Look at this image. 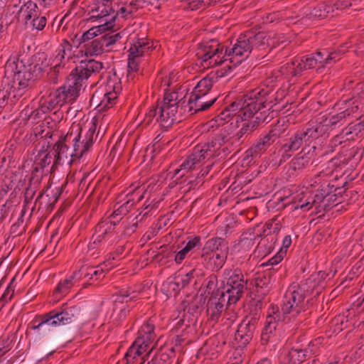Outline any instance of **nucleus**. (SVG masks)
<instances>
[{
	"instance_id": "1",
	"label": "nucleus",
	"mask_w": 364,
	"mask_h": 364,
	"mask_svg": "<svg viewBox=\"0 0 364 364\" xmlns=\"http://www.w3.org/2000/svg\"><path fill=\"white\" fill-rule=\"evenodd\" d=\"M43 71L38 63L24 60H9L5 65L4 86L0 90V114L12 112L15 105L25 94L32 80Z\"/></svg>"
},
{
	"instance_id": "2",
	"label": "nucleus",
	"mask_w": 364,
	"mask_h": 364,
	"mask_svg": "<svg viewBox=\"0 0 364 364\" xmlns=\"http://www.w3.org/2000/svg\"><path fill=\"white\" fill-rule=\"evenodd\" d=\"M252 52L246 34L241 35L232 48L221 45L217 40L202 42L196 50L197 63L203 69L213 68L229 60L234 66L240 64Z\"/></svg>"
},
{
	"instance_id": "3",
	"label": "nucleus",
	"mask_w": 364,
	"mask_h": 364,
	"mask_svg": "<svg viewBox=\"0 0 364 364\" xmlns=\"http://www.w3.org/2000/svg\"><path fill=\"white\" fill-rule=\"evenodd\" d=\"M315 287V282L311 278L301 282L300 284H292L287 290L281 311L289 319L296 318L301 314L307 311L313 305L311 296Z\"/></svg>"
},
{
	"instance_id": "4",
	"label": "nucleus",
	"mask_w": 364,
	"mask_h": 364,
	"mask_svg": "<svg viewBox=\"0 0 364 364\" xmlns=\"http://www.w3.org/2000/svg\"><path fill=\"white\" fill-rule=\"evenodd\" d=\"M183 92H171L166 93L163 100L156 105L157 117L156 122L165 129H168L175 122H180L183 114L186 112V102Z\"/></svg>"
},
{
	"instance_id": "5",
	"label": "nucleus",
	"mask_w": 364,
	"mask_h": 364,
	"mask_svg": "<svg viewBox=\"0 0 364 364\" xmlns=\"http://www.w3.org/2000/svg\"><path fill=\"white\" fill-rule=\"evenodd\" d=\"M215 157L205 143L196 146L193 151L187 156L178 168L174 170L173 182L182 183L186 181L187 174L192 170L200 167L206 161Z\"/></svg>"
},
{
	"instance_id": "6",
	"label": "nucleus",
	"mask_w": 364,
	"mask_h": 364,
	"mask_svg": "<svg viewBox=\"0 0 364 364\" xmlns=\"http://www.w3.org/2000/svg\"><path fill=\"white\" fill-rule=\"evenodd\" d=\"M97 126L90 122L82 127L80 124H73L69 129L70 138L73 139L72 146L74 151V160H79L92 146Z\"/></svg>"
},
{
	"instance_id": "7",
	"label": "nucleus",
	"mask_w": 364,
	"mask_h": 364,
	"mask_svg": "<svg viewBox=\"0 0 364 364\" xmlns=\"http://www.w3.org/2000/svg\"><path fill=\"white\" fill-rule=\"evenodd\" d=\"M319 138L318 132H316L311 122H309L302 129L298 130L291 135L287 141L282 145L279 150L281 156L280 162L286 161L299 148L309 147V144L314 140Z\"/></svg>"
},
{
	"instance_id": "8",
	"label": "nucleus",
	"mask_w": 364,
	"mask_h": 364,
	"mask_svg": "<svg viewBox=\"0 0 364 364\" xmlns=\"http://www.w3.org/2000/svg\"><path fill=\"white\" fill-rule=\"evenodd\" d=\"M103 68V63L100 61L95 60H81L67 77L68 86L75 89L79 95L88 78L100 74Z\"/></svg>"
},
{
	"instance_id": "9",
	"label": "nucleus",
	"mask_w": 364,
	"mask_h": 364,
	"mask_svg": "<svg viewBox=\"0 0 364 364\" xmlns=\"http://www.w3.org/2000/svg\"><path fill=\"white\" fill-rule=\"evenodd\" d=\"M205 144L215 157L226 156L241 145L239 137L231 125L223 128L210 141Z\"/></svg>"
},
{
	"instance_id": "10",
	"label": "nucleus",
	"mask_w": 364,
	"mask_h": 364,
	"mask_svg": "<svg viewBox=\"0 0 364 364\" xmlns=\"http://www.w3.org/2000/svg\"><path fill=\"white\" fill-rule=\"evenodd\" d=\"M80 308L77 306L63 304L60 309L52 310L41 316V321L32 327L37 330L46 325L51 326H65L73 323L80 315Z\"/></svg>"
},
{
	"instance_id": "11",
	"label": "nucleus",
	"mask_w": 364,
	"mask_h": 364,
	"mask_svg": "<svg viewBox=\"0 0 364 364\" xmlns=\"http://www.w3.org/2000/svg\"><path fill=\"white\" fill-rule=\"evenodd\" d=\"M265 94L267 92H263L261 87H257L237 99L226 107L233 116L238 114V117H240L242 120H247L252 116V112L256 109L258 104L262 103L261 100L257 101V96Z\"/></svg>"
},
{
	"instance_id": "12",
	"label": "nucleus",
	"mask_w": 364,
	"mask_h": 364,
	"mask_svg": "<svg viewBox=\"0 0 364 364\" xmlns=\"http://www.w3.org/2000/svg\"><path fill=\"white\" fill-rule=\"evenodd\" d=\"M77 97V91L70 87L66 80L65 85L50 92L47 97H42L40 102L49 112L58 107H62L66 102H73Z\"/></svg>"
},
{
	"instance_id": "13",
	"label": "nucleus",
	"mask_w": 364,
	"mask_h": 364,
	"mask_svg": "<svg viewBox=\"0 0 364 364\" xmlns=\"http://www.w3.org/2000/svg\"><path fill=\"white\" fill-rule=\"evenodd\" d=\"M246 285L247 281L244 279L242 270L237 268L232 272L226 285L217 289V290L223 292L230 302L236 304L242 297Z\"/></svg>"
},
{
	"instance_id": "14",
	"label": "nucleus",
	"mask_w": 364,
	"mask_h": 364,
	"mask_svg": "<svg viewBox=\"0 0 364 364\" xmlns=\"http://www.w3.org/2000/svg\"><path fill=\"white\" fill-rule=\"evenodd\" d=\"M285 128L279 122L272 127L268 133L257 140L255 144L247 151V156L257 157L264 154L284 134Z\"/></svg>"
},
{
	"instance_id": "15",
	"label": "nucleus",
	"mask_w": 364,
	"mask_h": 364,
	"mask_svg": "<svg viewBox=\"0 0 364 364\" xmlns=\"http://www.w3.org/2000/svg\"><path fill=\"white\" fill-rule=\"evenodd\" d=\"M122 38L119 33L114 31L100 33V36L87 43L84 48L86 56H93L102 54L107 48L116 43Z\"/></svg>"
},
{
	"instance_id": "16",
	"label": "nucleus",
	"mask_w": 364,
	"mask_h": 364,
	"mask_svg": "<svg viewBox=\"0 0 364 364\" xmlns=\"http://www.w3.org/2000/svg\"><path fill=\"white\" fill-rule=\"evenodd\" d=\"M259 318L258 313L250 314L238 325L235 336L240 346H245L252 339Z\"/></svg>"
},
{
	"instance_id": "17",
	"label": "nucleus",
	"mask_w": 364,
	"mask_h": 364,
	"mask_svg": "<svg viewBox=\"0 0 364 364\" xmlns=\"http://www.w3.org/2000/svg\"><path fill=\"white\" fill-rule=\"evenodd\" d=\"M73 139H71L70 132L68 131L65 135H61L58 140L53 146L54 151V161L51 166L60 164L61 161L67 160L68 163H73L74 160V151L72 146Z\"/></svg>"
},
{
	"instance_id": "18",
	"label": "nucleus",
	"mask_w": 364,
	"mask_h": 364,
	"mask_svg": "<svg viewBox=\"0 0 364 364\" xmlns=\"http://www.w3.org/2000/svg\"><path fill=\"white\" fill-rule=\"evenodd\" d=\"M347 117L342 111L336 114L326 116L320 114L315 122H311L319 137L323 136L329 130L343 126L346 122Z\"/></svg>"
},
{
	"instance_id": "19",
	"label": "nucleus",
	"mask_w": 364,
	"mask_h": 364,
	"mask_svg": "<svg viewBox=\"0 0 364 364\" xmlns=\"http://www.w3.org/2000/svg\"><path fill=\"white\" fill-rule=\"evenodd\" d=\"M235 304L224 294L216 289V292L210 296L207 304V313L212 321L217 322L221 317L227 306Z\"/></svg>"
},
{
	"instance_id": "20",
	"label": "nucleus",
	"mask_w": 364,
	"mask_h": 364,
	"mask_svg": "<svg viewBox=\"0 0 364 364\" xmlns=\"http://www.w3.org/2000/svg\"><path fill=\"white\" fill-rule=\"evenodd\" d=\"M152 47V43L146 38H137L129 49L128 68L129 70L137 71L139 70V58L141 57Z\"/></svg>"
},
{
	"instance_id": "21",
	"label": "nucleus",
	"mask_w": 364,
	"mask_h": 364,
	"mask_svg": "<svg viewBox=\"0 0 364 364\" xmlns=\"http://www.w3.org/2000/svg\"><path fill=\"white\" fill-rule=\"evenodd\" d=\"M114 228V225H112L111 220L100 222L95 227V233L88 244V249L90 250L95 249L102 240L114 242L113 237Z\"/></svg>"
},
{
	"instance_id": "22",
	"label": "nucleus",
	"mask_w": 364,
	"mask_h": 364,
	"mask_svg": "<svg viewBox=\"0 0 364 364\" xmlns=\"http://www.w3.org/2000/svg\"><path fill=\"white\" fill-rule=\"evenodd\" d=\"M92 17L105 19V25L112 27L115 20L112 0H95L92 9Z\"/></svg>"
},
{
	"instance_id": "23",
	"label": "nucleus",
	"mask_w": 364,
	"mask_h": 364,
	"mask_svg": "<svg viewBox=\"0 0 364 364\" xmlns=\"http://www.w3.org/2000/svg\"><path fill=\"white\" fill-rule=\"evenodd\" d=\"M316 146L311 148L303 147L301 151L297 154L289 164V171L291 174L301 172L310 164H312L314 158V150Z\"/></svg>"
},
{
	"instance_id": "24",
	"label": "nucleus",
	"mask_w": 364,
	"mask_h": 364,
	"mask_svg": "<svg viewBox=\"0 0 364 364\" xmlns=\"http://www.w3.org/2000/svg\"><path fill=\"white\" fill-rule=\"evenodd\" d=\"M261 89L263 92H267V94L257 96V101L261 100L263 103L258 104L252 112H255L257 114H260L262 118H265V122L268 123L277 115V110L273 109L276 104L273 105L272 101H269L272 90L269 89H262V87Z\"/></svg>"
},
{
	"instance_id": "25",
	"label": "nucleus",
	"mask_w": 364,
	"mask_h": 364,
	"mask_svg": "<svg viewBox=\"0 0 364 364\" xmlns=\"http://www.w3.org/2000/svg\"><path fill=\"white\" fill-rule=\"evenodd\" d=\"M216 100V97L208 100L206 95L191 94L184 105H186V111L191 112L192 114L207 110L214 104Z\"/></svg>"
},
{
	"instance_id": "26",
	"label": "nucleus",
	"mask_w": 364,
	"mask_h": 364,
	"mask_svg": "<svg viewBox=\"0 0 364 364\" xmlns=\"http://www.w3.org/2000/svg\"><path fill=\"white\" fill-rule=\"evenodd\" d=\"M43 142L42 149L38 150V154L36 156L31 176L39 177V180H41L43 174H46L44 171L45 168L54 161L50 153L47 152V150L43 149L46 144V139H43Z\"/></svg>"
},
{
	"instance_id": "27",
	"label": "nucleus",
	"mask_w": 364,
	"mask_h": 364,
	"mask_svg": "<svg viewBox=\"0 0 364 364\" xmlns=\"http://www.w3.org/2000/svg\"><path fill=\"white\" fill-rule=\"evenodd\" d=\"M141 212L136 216V221L132 220V223L127 221H123L121 223H117L115 221H112V225H114V241L119 242L127 239L131 236L136 230L138 227V218L141 215Z\"/></svg>"
},
{
	"instance_id": "28",
	"label": "nucleus",
	"mask_w": 364,
	"mask_h": 364,
	"mask_svg": "<svg viewBox=\"0 0 364 364\" xmlns=\"http://www.w3.org/2000/svg\"><path fill=\"white\" fill-rule=\"evenodd\" d=\"M228 252H206L202 253L203 263L207 269L213 272L220 270L227 259Z\"/></svg>"
},
{
	"instance_id": "29",
	"label": "nucleus",
	"mask_w": 364,
	"mask_h": 364,
	"mask_svg": "<svg viewBox=\"0 0 364 364\" xmlns=\"http://www.w3.org/2000/svg\"><path fill=\"white\" fill-rule=\"evenodd\" d=\"M245 34L250 40V44L252 46V51L266 50L267 48H270V33L264 31H259L255 33L252 31H248Z\"/></svg>"
},
{
	"instance_id": "30",
	"label": "nucleus",
	"mask_w": 364,
	"mask_h": 364,
	"mask_svg": "<svg viewBox=\"0 0 364 364\" xmlns=\"http://www.w3.org/2000/svg\"><path fill=\"white\" fill-rule=\"evenodd\" d=\"M272 313L269 314L266 318L264 326L261 334V341L262 344H266L270 341V340L275 336L278 322L280 319L278 309L277 312L274 311V308H272Z\"/></svg>"
},
{
	"instance_id": "31",
	"label": "nucleus",
	"mask_w": 364,
	"mask_h": 364,
	"mask_svg": "<svg viewBox=\"0 0 364 364\" xmlns=\"http://www.w3.org/2000/svg\"><path fill=\"white\" fill-rule=\"evenodd\" d=\"M105 90L102 95L105 97V100L112 107L115 105L118 94L122 90L120 79L116 74L109 76L105 85Z\"/></svg>"
},
{
	"instance_id": "32",
	"label": "nucleus",
	"mask_w": 364,
	"mask_h": 364,
	"mask_svg": "<svg viewBox=\"0 0 364 364\" xmlns=\"http://www.w3.org/2000/svg\"><path fill=\"white\" fill-rule=\"evenodd\" d=\"M305 344L301 343L299 347H292L291 350L283 355L281 364H301L310 360L309 354L303 348Z\"/></svg>"
},
{
	"instance_id": "33",
	"label": "nucleus",
	"mask_w": 364,
	"mask_h": 364,
	"mask_svg": "<svg viewBox=\"0 0 364 364\" xmlns=\"http://www.w3.org/2000/svg\"><path fill=\"white\" fill-rule=\"evenodd\" d=\"M82 270H78L73 273L68 279L60 281L54 290L53 294L57 297L58 295L65 296L77 281L80 280V274Z\"/></svg>"
},
{
	"instance_id": "34",
	"label": "nucleus",
	"mask_w": 364,
	"mask_h": 364,
	"mask_svg": "<svg viewBox=\"0 0 364 364\" xmlns=\"http://www.w3.org/2000/svg\"><path fill=\"white\" fill-rule=\"evenodd\" d=\"M218 81V76L216 74L208 75L201 79L195 86L191 94L206 95L211 90L214 83Z\"/></svg>"
},
{
	"instance_id": "35",
	"label": "nucleus",
	"mask_w": 364,
	"mask_h": 364,
	"mask_svg": "<svg viewBox=\"0 0 364 364\" xmlns=\"http://www.w3.org/2000/svg\"><path fill=\"white\" fill-rule=\"evenodd\" d=\"M229 247L228 242L222 237H213L209 239L205 244L203 252H228Z\"/></svg>"
},
{
	"instance_id": "36",
	"label": "nucleus",
	"mask_w": 364,
	"mask_h": 364,
	"mask_svg": "<svg viewBox=\"0 0 364 364\" xmlns=\"http://www.w3.org/2000/svg\"><path fill=\"white\" fill-rule=\"evenodd\" d=\"M48 112L47 108L40 102V105L37 109L34 110L25 109L21 112V117L23 120L31 121L32 124H35L37 123L38 120L41 119L43 115Z\"/></svg>"
},
{
	"instance_id": "37",
	"label": "nucleus",
	"mask_w": 364,
	"mask_h": 364,
	"mask_svg": "<svg viewBox=\"0 0 364 364\" xmlns=\"http://www.w3.org/2000/svg\"><path fill=\"white\" fill-rule=\"evenodd\" d=\"M315 55L317 64H321L322 67H325L331 64L332 62H336L338 58L337 52L329 53L327 50L317 51L313 53Z\"/></svg>"
},
{
	"instance_id": "38",
	"label": "nucleus",
	"mask_w": 364,
	"mask_h": 364,
	"mask_svg": "<svg viewBox=\"0 0 364 364\" xmlns=\"http://www.w3.org/2000/svg\"><path fill=\"white\" fill-rule=\"evenodd\" d=\"M41 180H39V177L31 176L29 181V183L28 187L26 188L24 191V206L28 205L29 203H31L33 199L34 196L36 195V191L38 189V186L40 185Z\"/></svg>"
},
{
	"instance_id": "39",
	"label": "nucleus",
	"mask_w": 364,
	"mask_h": 364,
	"mask_svg": "<svg viewBox=\"0 0 364 364\" xmlns=\"http://www.w3.org/2000/svg\"><path fill=\"white\" fill-rule=\"evenodd\" d=\"M342 105H344L341 108L343 109L342 112L345 113L346 117H348L358 113L360 103L358 97H352L343 100Z\"/></svg>"
},
{
	"instance_id": "40",
	"label": "nucleus",
	"mask_w": 364,
	"mask_h": 364,
	"mask_svg": "<svg viewBox=\"0 0 364 364\" xmlns=\"http://www.w3.org/2000/svg\"><path fill=\"white\" fill-rule=\"evenodd\" d=\"M270 276L262 275L255 279V291L257 294L265 296L270 290Z\"/></svg>"
},
{
	"instance_id": "41",
	"label": "nucleus",
	"mask_w": 364,
	"mask_h": 364,
	"mask_svg": "<svg viewBox=\"0 0 364 364\" xmlns=\"http://www.w3.org/2000/svg\"><path fill=\"white\" fill-rule=\"evenodd\" d=\"M154 326L150 323L144 324L139 331V336L137 338L144 340V344H147L150 347V344L154 340Z\"/></svg>"
},
{
	"instance_id": "42",
	"label": "nucleus",
	"mask_w": 364,
	"mask_h": 364,
	"mask_svg": "<svg viewBox=\"0 0 364 364\" xmlns=\"http://www.w3.org/2000/svg\"><path fill=\"white\" fill-rule=\"evenodd\" d=\"M143 190V188L138 187L132 192L131 195L130 193H128L129 198L122 204L127 213L129 212L136 201L139 202L144 198Z\"/></svg>"
},
{
	"instance_id": "43",
	"label": "nucleus",
	"mask_w": 364,
	"mask_h": 364,
	"mask_svg": "<svg viewBox=\"0 0 364 364\" xmlns=\"http://www.w3.org/2000/svg\"><path fill=\"white\" fill-rule=\"evenodd\" d=\"M330 10L333 11L331 6L323 4L314 7L310 12L311 18L314 19H322L328 17Z\"/></svg>"
},
{
	"instance_id": "44",
	"label": "nucleus",
	"mask_w": 364,
	"mask_h": 364,
	"mask_svg": "<svg viewBox=\"0 0 364 364\" xmlns=\"http://www.w3.org/2000/svg\"><path fill=\"white\" fill-rule=\"evenodd\" d=\"M138 350L133 344L129 348L123 358L125 364L135 363L138 360L141 361V358L145 359V356H141Z\"/></svg>"
},
{
	"instance_id": "45",
	"label": "nucleus",
	"mask_w": 364,
	"mask_h": 364,
	"mask_svg": "<svg viewBox=\"0 0 364 364\" xmlns=\"http://www.w3.org/2000/svg\"><path fill=\"white\" fill-rule=\"evenodd\" d=\"M323 338L318 337L313 341L308 342L306 346L304 348L310 358L315 357L314 355L318 352L320 347L322 346Z\"/></svg>"
},
{
	"instance_id": "46",
	"label": "nucleus",
	"mask_w": 364,
	"mask_h": 364,
	"mask_svg": "<svg viewBox=\"0 0 364 364\" xmlns=\"http://www.w3.org/2000/svg\"><path fill=\"white\" fill-rule=\"evenodd\" d=\"M246 121L247 122L242 124L240 129L235 132L237 136L239 137V140L241 144L244 142L242 138L244 136H247L256 129L255 125L254 124H252L249 119H247Z\"/></svg>"
},
{
	"instance_id": "47",
	"label": "nucleus",
	"mask_w": 364,
	"mask_h": 364,
	"mask_svg": "<svg viewBox=\"0 0 364 364\" xmlns=\"http://www.w3.org/2000/svg\"><path fill=\"white\" fill-rule=\"evenodd\" d=\"M72 50V45L70 43L67 41L66 39H64L63 42L60 44V47L58 50V55L55 57L56 61H61L62 60L65 59V55H68V60L70 58V53Z\"/></svg>"
},
{
	"instance_id": "48",
	"label": "nucleus",
	"mask_w": 364,
	"mask_h": 364,
	"mask_svg": "<svg viewBox=\"0 0 364 364\" xmlns=\"http://www.w3.org/2000/svg\"><path fill=\"white\" fill-rule=\"evenodd\" d=\"M222 0H187L188 9L196 10L202 7L210 6Z\"/></svg>"
},
{
	"instance_id": "49",
	"label": "nucleus",
	"mask_w": 364,
	"mask_h": 364,
	"mask_svg": "<svg viewBox=\"0 0 364 364\" xmlns=\"http://www.w3.org/2000/svg\"><path fill=\"white\" fill-rule=\"evenodd\" d=\"M255 245V240L252 234L244 233L241 235L237 245L244 250L251 249Z\"/></svg>"
},
{
	"instance_id": "50",
	"label": "nucleus",
	"mask_w": 364,
	"mask_h": 364,
	"mask_svg": "<svg viewBox=\"0 0 364 364\" xmlns=\"http://www.w3.org/2000/svg\"><path fill=\"white\" fill-rule=\"evenodd\" d=\"M100 95L101 93L96 91L91 98V102L99 108V110H106L112 107L111 105L105 100V97L103 96L102 100H100Z\"/></svg>"
},
{
	"instance_id": "51",
	"label": "nucleus",
	"mask_w": 364,
	"mask_h": 364,
	"mask_svg": "<svg viewBox=\"0 0 364 364\" xmlns=\"http://www.w3.org/2000/svg\"><path fill=\"white\" fill-rule=\"evenodd\" d=\"M348 321L343 315L336 316L331 321V326L333 327L334 333H339L348 326Z\"/></svg>"
},
{
	"instance_id": "52",
	"label": "nucleus",
	"mask_w": 364,
	"mask_h": 364,
	"mask_svg": "<svg viewBox=\"0 0 364 364\" xmlns=\"http://www.w3.org/2000/svg\"><path fill=\"white\" fill-rule=\"evenodd\" d=\"M100 31L99 27H92L81 35V39H82V43H84V48L86 47L87 43H90L95 38L100 36V33H98Z\"/></svg>"
},
{
	"instance_id": "53",
	"label": "nucleus",
	"mask_w": 364,
	"mask_h": 364,
	"mask_svg": "<svg viewBox=\"0 0 364 364\" xmlns=\"http://www.w3.org/2000/svg\"><path fill=\"white\" fill-rule=\"evenodd\" d=\"M79 270H82V273L80 274V279L86 278L92 279L94 277H96L97 279L98 277H100L104 273L102 269H95L93 267H82Z\"/></svg>"
},
{
	"instance_id": "54",
	"label": "nucleus",
	"mask_w": 364,
	"mask_h": 364,
	"mask_svg": "<svg viewBox=\"0 0 364 364\" xmlns=\"http://www.w3.org/2000/svg\"><path fill=\"white\" fill-rule=\"evenodd\" d=\"M187 176L188 178L185 183H179L180 185H183L181 187V188H184L183 192H188L192 189H195L197 186H198L199 184H202L203 183V180L199 177V175H198L196 178L190 180H188L189 176ZM171 183H175V185L178 184L173 181Z\"/></svg>"
},
{
	"instance_id": "55",
	"label": "nucleus",
	"mask_w": 364,
	"mask_h": 364,
	"mask_svg": "<svg viewBox=\"0 0 364 364\" xmlns=\"http://www.w3.org/2000/svg\"><path fill=\"white\" fill-rule=\"evenodd\" d=\"M196 269H194L186 273L183 277L178 276L176 277L175 284L177 286L181 285L182 288L185 287L191 282V279L196 274Z\"/></svg>"
},
{
	"instance_id": "56",
	"label": "nucleus",
	"mask_w": 364,
	"mask_h": 364,
	"mask_svg": "<svg viewBox=\"0 0 364 364\" xmlns=\"http://www.w3.org/2000/svg\"><path fill=\"white\" fill-rule=\"evenodd\" d=\"M157 117V112H156V107H152L150 108L148 112L145 114L144 119L141 122V126L142 127H146L149 126L153 121Z\"/></svg>"
},
{
	"instance_id": "57",
	"label": "nucleus",
	"mask_w": 364,
	"mask_h": 364,
	"mask_svg": "<svg viewBox=\"0 0 364 364\" xmlns=\"http://www.w3.org/2000/svg\"><path fill=\"white\" fill-rule=\"evenodd\" d=\"M294 69V63L291 61V63H286L281 66L279 72L281 75L284 76L285 78H289L296 77L295 70Z\"/></svg>"
},
{
	"instance_id": "58",
	"label": "nucleus",
	"mask_w": 364,
	"mask_h": 364,
	"mask_svg": "<svg viewBox=\"0 0 364 364\" xmlns=\"http://www.w3.org/2000/svg\"><path fill=\"white\" fill-rule=\"evenodd\" d=\"M271 34V38H270V48H274L279 46L280 45H286V43L288 42V40L282 33H274Z\"/></svg>"
},
{
	"instance_id": "59",
	"label": "nucleus",
	"mask_w": 364,
	"mask_h": 364,
	"mask_svg": "<svg viewBox=\"0 0 364 364\" xmlns=\"http://www.w3.org/2000/svg\"><path fill=\"white\" fill-rule=\"evenodd\" d=\"M132 344L135 346L136 349L139 350L141 356H148L151 350V348L149 350L150 347L147 344H144V341L141 338H136Z\"/></svg>"
},
{
	"instance_id": "60",
	"label": "nucleus",
	"mask_w": 364,
	"mask_h": 364,
	"mask_svg": "<svg viewBox=\"0 0 364 364\" xmlns=\"http://www.w3.org/2000/svg\"><path fill=\"white\" fill-rule=\"evenodd\" d=\"M328 181V178L327 175L323 172H321L311 179L309 185L311 187L316 190L318 188L321 187V184H323V182Z\"/></svg>"
},
{
	"instance_id": "61",
	"label": "nucleus",
	"mask_w": 364,
	"mask_h": 364,
	"mask_svg": "<svg viewBox=\"0 0 364 364\" xmlns=\"http://www.w3.org/2000/svg\"><path fill=\"white\" fill-rule=\"evenodd\" d=\"M127 213V210L124 208V205H121L116 210H114L113 213L110 215V216L105 220L112 221V219H115L119 217V219H117V221H115L117 223H119L122 219V217L126 215Z\"/></svg>"
},
{
	"instance_id": "62",
	"label": "nucleus",
	"mask_w": 364,
	"mask_h": 364,
	"mask_svg": "<svg viewBox=\"0 0 364 364\" xmlns=\"http://www.w3.org/2000/svg\"><path fill=\"white\" fill-rule=\"evenodd\" d=\"M284 18L281 11H274L272 13L267 14L262 18L264 23H271L275 21H279Z\"/></svg>"
},
{
	"instance_id": "63",
	"label": "nucleus",
	"mask_w": 364,
	"mask_h": 364,
	"mask_svg": "<svg viewBox=\"0 0 364 364\" xmlns=\"http://www.w3.org/2000/svg\"><path fill=\"white\" fill-rule=\"evenodd\" d=\"M146 1L144 0H132L129 2H126L125 4L127 8H129V12L132 15L136 12L139 9L145 6Z\"/></svg>"
},
{
	"instance_id": "64",
	"label": "nucleus",
	"mask_w": 364,
	"mask_h": 364,
	"mask_svg": "<svg viewBox=\"0 0 364 364\" xmlns=\"http://www.w3.org/2000/svg\"><path fill=\"white\" fill-rule=\"evenodd\" d=\"M333 188L334 184H331L328 181L323 182V184H321V187L318 188L316 191L321 193L326 198L328 196H331V194L333 193Z\"/></svg>"
}]
</instances>
